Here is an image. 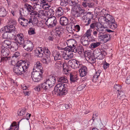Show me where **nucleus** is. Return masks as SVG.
I'll list each match as a JSON object with an SVG mask.
<instances>
[{
  "instance_id": "42",
  "label": "nucleus",
  "mask_w": 130,
  "mask_h": 130,
  "mask_svg": "<svg viewBox=\"0 0 130 130\" xmlns=\"http://www.w3.org/2000/svg\"><path fill=\"white\" fill-rule=\"evenodd\" d=\"M86 15L87 18H88V19H90V20L92 19L93 17V14L91 12H88L86 14Z\"/></svg>"
},
{
  "instance_id": "8",
  "label": "nucleus",
  "mask_w": 130,
  "mask_h": 130,
  "mask_svg": "<svg viewBox=\"0 0 130 130\" xmlns=\"http://www.w3.org/2000/svg\"><path fill=\"white\" fill-rule=\"evenodd\" d=\"M20 44L22 45L23 48L25 50L28 51H31L33 48L34 46L32 43L29 41H24L23 43Z\"/></svg>"
},
{
  "instance_id": "50",
  "label": "nucleus",
  "mask_w": 130,
  "mask_h": 130,
  "mask_svg": "<svg viewBox=\"0 0 130 130\" xmlns=\"http://www.w3.org/2000/svg\"><path fill=\"white\" fill-rule=\"evenodd\" d=\"M6 31L3 34V38L5 39L9 38L8 32L7 31Z\"/></svg>"
},
{
  "instance_id": "48",
  "label": "nucleus",
  "mask_w": 130,
  "mask_h": 130,
  "mask_svg": "<svg viewBox=\"0 0 130 130\" xmlns=\"http://www.w3.org/2000/svg\"><path fill=\"white\" fill-rule=\"evenodd\" d=\"M64 64V62L61 61L57 62L56 63V64L58 66V67L59 66V65H60V67H62L63 68H64V67L65 66Z\"/></svg>"
},
{
  "instance_id": "7",
  "label": "nucleus",
  "mask_w": 130,
  "mask_h": 130,
  "mask_svg": "<svg viewBox=\"0 0 130 130\" xmlns=\"http://www.w3.org/2000/svg\"><path fill=\"white\" fill-rule=\"evenodd\" d=\"M57 20L55 17L49 18L46 21L45 24L48 27L52 28L56 25Z\"/></svg>"
},
{
  "instance_id": "32",
  "label": "nucleus",
  "mask_w": 130,
  "mask_h": 130,
  "mask_svg": "<svg viewBox=\"0 0 130 130\" xmlns=\"http://www.w3.org/2000/svg\"><path fill=\"white\" fill-rule=\"evenodd\" d=\"M18 46L17 43L13 42L11 44V46L10 49L13 51H16L18 49Z\"/></svg>"
},
{
  "instance_id": "53",
  "label": "nucleus",
  "mask_w": 130,
  "mask_h": 130,
  "mask_svg": "<svg viewBox=\"0 0 130 130\" xmlns=\"http://www.w3.org/2000/svg\"><path fill=\"white\" fill-rule=\"evenodd\" d=\"M20 55V53L18 52H17L15 53L12 56L13 59H14V58H17Z\"/></svg>"
},
{
  "instance_id": "40",
  "label": "nucleus",
  "mask_w": 130,
  "mask_h": 130,
  "mask_svg": "<svg viewBox=\"0 0 130 130\" xmlns=\"http://www.w3.org/2000/svg\"><path fill=\"white\" fill-rule=\"evenodd\" d=\"M60 5L62 6H66L67 4H68V2L67 0H60Z\"/></svg>"
},
{
  "instance_id": "18",
  "label": "nucleus",
  "mask_w": 130,
  "mask_h": 130,
  "mask_svg": "<svg viewBox=\"0 0 130 130\" xmlns=\"http://www.w3.org/2000/svg\"><path fill=\"white\" fill-rule=\"evenodd\" d=\"M79 71L81 77H83L85 76L87 73V68L84 66L80 68L79 70Z\"/></svg>"
},
{
  "instance_id": "2",
  "label": "nucleus",
  "mask_w": 130,
  "mask_h": 130,
  "mask_svg": "<svg viewBox=\"0 0 130 130\" xmlns=\"http://www.w3.org/2000/svg\"><path fill=\"white\" fill-rule=\"evenodd\" d=\"M29 63L22 60L18 61L13 68V71L18 75H21L27 70L29 67Z\"/></svg>"
},
{
  "instance_id": "43",
  "label": "nucleus",
  "mask_w": 130,
  "mask_h": 130,
  "mask_svg": "<svg viewBox=\"0 0 130 130\" xmlns=\"http://www.w3.org/2000/svg\"><path fill=\"white\" fill-rule=\"evenodd\" d=\"M68 4L70 6H75L76 4V3L73 0H69Z\"/></svg>"
},
{
  "instance_id": "62",
  "label": "nucleus",
  "mask_w": 130,
  "mask_h": 130,
  "mask_svg": "<svg viewBox=\"0 0 130 130\" xmlns=\"http://www.w3.org/2000/svg\"><path fill=\"white\" fill-rule=\"evenodd\" d=\"M76 30L77 31H79L80 29V27L78 25H76L74 26Z\"/></svg>"
},
{
  "instance_id": "57",
  "label": "nucleus",
  "mask_w": 130,
  "mask_h": 130,
  "mask_svg": "<svg viewBox=\"0 0 130 130\" xmlns=\"http://www.w3.org/2000/svg\"><path fill=\"white\" fill-rule=\"evenodd\" d=\"M41 89V84L37 86L35 88V90L38 91H39Z\"/></svg>"
},
{
  "instance_id": "1",
  "label": "nucleus",
  "mask_w": 130,
  "mask_h": 130,
  "mask_svg": "<svg viewBox=\"0 0 130 130\" xmlns=\"http://www.w3.org/2000/svg\"><path fill=\"white\" fill-rule=\"evenodd\" d=\"M16 25L15 20H10L8 22V25L5 27V31H7L8 32L9 39L17 40L18 43L21 44L24 42L23 35L22 34H18L16 36L17 31L15 27Z\"/></svg>"
},
{
  "instance_id": "29",
  "label": "nucleus",
  "mask_w": 130,
  "mask_h": 130,
  "mask_svg": "<svg viewBox=\"0 0 130 130\" xmlns=\"http://www.w3.org/2000/svg\"><path fill=\"white\" fill-rule=\"evenodd\" d=\"M24 7L26 9L27 11L28 12V13L29 12H32L33 11V7L32 6L28 4L27 3H25L24 4Z\"/></svg>"
},
{
  "instance_id": "38",
  "label": "nucleus",
  "mask_w": 130,
  "mask_h": 130,
  "mask_svg": "<svg viewBox=\"0 0 130 130\" xmlns=\"http://www.w3.org/2000/svg\"><path fill=\"white\" fill-rule=\"evenodd\" d=\"M100 45V43L99 42L93 43L90 45L91 47L93 48H95Z\"/></svg>"
},
{
  "instance_id": "19",
  "label": "nucleus",
  "mask_w": 130,
  "mask_h": 130,
  "mask_svg": "<svg viewBox=\"0 0 130 130\" xmlns=\"http://www.w3.org/2000/svg\"><path fill=\"white\" fill-rule=\"evenodd\" d=\"M60 23L61 25L66 26L68 24V20L66 17H61L60 19Z\"/></svg>"
},
{
  "instance_id": "55",
  "label": "nucleus",
  "mask_w": 130,
  "mask_h": 130,
  "mask_svg": "<svg viewBox=\"0 0 130 130\" xmlns=\"http://www.w3.org/2000/svg\"><path fill=\"white\" fill-rule=\"evenodd\" d=\"M44 53L45 54L46 56H50V52L48 49L47 50L45 49L44 50Z\"/></svg>"
},
{
  "instance_id": "12",
  "label": "nucleus",
  "mask_w": 130,
  "mask_h": 130,
  "mask_svg": "<svg viewBox=\"0 0 130 130\" xmlns=\"http://www.w3.org/2000/svg\"><path fill=\"white\" fill-rule=\"evenodd\" d=\"M96 30L99 32L98 35L101 34H103L105 32V28L103 27V25L100 23L96 22Z\"/></svg>"
},
{
  "instance_id": "61",
  "label": "nucleus",
  "mask_w": 130,
  "mask_h": 130,
  "mask_svg": "<svg viewBox=\"0 0 130 130\" xmlns=\"http://www.w3.org/2000/svg\"><path fill=\"white\" fill-rule=\"evenodd\" d=\"M26 121V119H25L21 120L18 123V125L19 126V123L20 122L21 123L22 125H23V124H25V123Z\"/></svg>"
},
{
  "instance_id": "6",
  "label": "nucleus",
  "mask_w": 130,
  "mask_h": 130,
  "mask_svg": "<svg viewBox=\"0 0 130 130\" xmlns=\"http://www.w3.org/2000/svg\"><path fill=\"white\" fill-rule=\"evenodd\" d=\"M66 85L63 83H60L58 84L55 87L54 90L55 92L58 93L59 94H61V95H65L64 93H63L62 91L63 89L66 88Z\"/></svg>"
},
{
  "instance_id": "56",
  "label": "nucleus",
  "mask_w": 130,
  "mask_h": 130,
  "mask_svg": "<svg viewBox=\"0 0 130 130\" xmlns=\"http://www.w3.org/2000/svg\"><path fill=\"white\" fill-rule=\"evenodd\" d=\"M38 21L37 19L36 18H33V20H32V22L30 23L32 24H37L38 23Z\"/></svg>"
},
{
  "instance_id": "16",
  "label": "nucleus",
  "mask_w": 130,
  "mask_h": 130,
  "mask_svg": "<svg viewBox=\"0 0 130 130\" xmlns=\"http://www.w3.org/2000/svg\"><path fill=\"white\" fill-rule=\"evenodd\" d=\"M44 50L42 47H39L36 50H35V55L38 57H42L43 55L44 52Z\"/></svg>"
},
{
  "instance_id": "9",
  "label": "nucleus",
  "mask_w": 130,
  "mask_h": 130,
  "mask_svg": "<svg viewBox=\"0 0 130 130\" xmlns=\"http://www.w3.org/2000/svg\"><path fill=\"white\" fill-rule=\"evenodd\" d=\"M18 21L21 25L23 26H27L28 23H30L32 22L31 18L26 19L23 17L20 16L18 19Z\"/></svg>"
},
{
  "instance_id": "10",
  "label": "nucleus",
  "mask_w": 130,
  "mask_h": 130,
  "mask_svg": "<svg viewBox=\"0 0 130 130\" xmlns=\"http://www.w3.org/2000/svg\"><path fill=\"white\" fill-rule=\"evenodd\" d=\"M64 48V49L65 51H64L62 54V57L64 59L66 60L72 58L73 56L72 52H70L69 50H67V47Z\"/></svg>"
},
{
  "instance_id": "25",
  "label": "nucleus",
  "mask_w": 130,
  "mask_h": 130,
  "mask_svg": "<svg viewBox=\"0 0 130 130\" xmlns=\"http://www.w3.org/2000/svg\"><path fill=\"white\" fill-rule=\"evenodd\" d=\"M63 9L61 7H59L57 8L56 13L59 17L62 15L63 14Z\"/></svg>"
},
{
  "instance_id": "22",
  "label": "nucleus",
  "mask_w": 130,
  "mask_h": 130,
  "mask_svg": "<svg viewBox=\"0 0 130 130\" xmlns=\"http://www.w3.org/2000/svg\"><path fill=\"white\" fill-rule=\"evenodd\" d=\"M1 56H3L7 57L9 53V50L7 48H3L2 47Z\"/></svg>"
},
{
  "instance_id": "44",
  "label": "nucleus",
  "mask_w": 130,
  "mask_h": 130,
  "mask_svg": "<svg viewBox=\"0 0 130 130\" xmlns=\"http://www.w3.org/2000/svg\"><path fill=\"white\" fill-rule=\"evenodd\" d=\"M31 15H32L34 18H36L37 17H40L39 14H38L37 12L36 11H33L32 12H31Z\"/></svg>"
},
{
  "instance_id": "4",
  "label": "nucleus",
  "mask_w": 130,
  "mask_h": 130,
  "mask_svg": "<svg viewBox=\"0 0 130 130\" xmlns=\"http://www.w3.org/2000/svg\"><path fill=\"white\" fill-rule=\"evenodd\" d=\"M84 11V10L82 9L80 7L75 6L72 10L71 13L75 18L81 17Z\"/></svg>"
},
{
  "instance_id": "11",
  "label": "nucleus",
  "mask_w": 130,
  "mask_h": 130,
  "mask_svg": "<svg viewBox=\"0 0 130 130\" xmlns=\"http://www.w3.org/2000/svg\"><path fill=\"white\" fill-rule=\"evenodd\" d=\"M55 77L53 76H50L47 77L45 80L46 83L48 84L51 88L55 84L56 82Z\"/></svg>"
},
{
  "instance_id": "5",
  "label": "nucleus",
  "mask_w": 130,
  "mask_h": 130,
  "mask_svg": "<svg viewBox=\"0 0 130 130\" xmlns=\"http://www.w3.org/2000/svg\"><path fill=\"white\" fill-rule=\"evenodd\" d=\"M43 72L33 71L31 73V77L33 81L38 82L41 79Z\"/></svg>"
},
{
  "instance_id": "21",
  "label": "nucleus",
  "mask_w": 130,
  "mask_h": 130,
  "mask_svg": "<svg viewBox=\"0 0 130 130\" xmlns=\"http://www.w3.org/2000/svg\"><path fill=\"white\" fill-rule=\"evenodd\" d=\"M41 89L46 91H48L51 88L47 82L46 83L45 80L44 83H41Z\"/></svg>"
},
{
  "instance_id": "58",
  "label": "nucleus",
  "mask_w": 130,
  "mask_h": 130,
  "mask_svg": "<svg viewBox=\"0 0 130 130\" xmlns=\"http://www.w3.org/2000/svg\"><path fill=\"white\" fill-rule=\"evenodd\" d=\"M83 20H86V19H87L88 18H87V17L86 16V15L85 12L84 11L83 13V15L82 16H81V17Z\"/></svg>"
},
{
  "instance_id": "27",
  "label": "nucleus",
  "mask_w": 130,
  "mask_h": 130,
  "mask_svg": "<svg viewBox=\"0 0 130 130\" xmlns=\"http://www.w3.org/2000/svg\"><path fill=\"white\" fill-rule=\"evenodd\" d=\"M7 14V12L5 8L3 7H0V17H4Z\"/></svg>"
},
{
  "instance_id": "35",
  "label": "nucleus",
  "mask_w": 130,
  "mask_h": 130,
  "mask_svg": "<svg viewBox=\"0 0 130 130\" xmlns=\"http://www.w3.org/2000/svg\"><path fill=\"white\" fill-rule=\"evenodd\" d=\"M101 71L100 70L98 71L95 73L93 77V80H97L99 76Z\"/></svg>"
},
{
  "instance_id": "45",
  "label": "nucleus",
  "mask_w": 130,
  "mask_h": 130,
  "mask_svg": "<svg viewBox=\"0 0 130 130\" xmlns=\"http://www.w3.org/2000/svg\"><path fill=\"white\" fill-rule=\"evenodd\" d=\"M114 88L115 90L119 92L120 91V90L121 89V87L119 85L116 84L114 85Z\"/></svg>"
},
{
  "instance_id": "33",
  "label": "nucleus",
  "mask_w": 130,
  "mask_h": 130,
  "mask_svg": "<svg viewBox=\"0 0 130 130\" xmlns=\"http://www.w3.org/2000/svg\"><path fill=\"white\" fill-rule=\"evenodd\" d=\"M10 57L4 56L2 57L0 62L1 63H4L7 62V61L10 59Z\"/></svg>"
},
{
  "instance_id": "54",
  "label": "nucleus",
  "mask_w": 130,
  "mask_h": 130,
  "mask_svg": "<svg viewBox=\"0 0 130 130\" xmlns=\"http://www.w3.org/2000/svg\"><path fill=\"white\" fill-rule=\"evenodd\" d=\"M109 66V64L107 63L106 61L104 63L103 67L104 69H106Z\"/></svg>"
},
{
  "instance_id": "26",
  "label": "nucleus",
  "mask_w": 130,
  "mask_h": 130,
  "mask_svg": "<svg viewBox=\"0 0 130 130\" xmlns=\"http://www.w3.org/2000/svg\"><path fill=\"white\" fill-rule=\"evenodd\" d=\"M19 13L20 16H26L28 14V12L26 10H24L23 8H21L19 10Z\"/></svg>"
},
{
  "instance_id": "46",
  "label": "nucleus",
  "mask_w": 130,
  "mask_h": 130,
  "mask_svg": "<svg viewBox=\"0 0 130 130\" xmlns=\"http://www.w3.org/2000/svg\"><path fill=\"white\" fill-rule=\"evenodd\" d=\"M35 29L32 28H30L28 31V33L30 35H32L35 34L36 33L35 31Z\"/></svg>"
},
{
  "instance_id": "36",
  "label": "nucleus",
  "mask_w": 130,
  "mask_h": 130,
  "mask_svg": "<svg viewBox=\"0 0 130 130\" xmlns=\"http://www.w3.org/2000/svg\"><path fill=\"white\" fill-rule=\"evenodd\" d=\"M67 50H69L70 52L74 53L78 52V48L75 47V46L71 47V48L67 47Z\"/></svg>"
},
{
  "instance_id": "39",
  "label": "nucleus",
  "mask_w": 130,
  "mask_h": 130,
  "mask_svg": "<svg viewBox=\"0 0 130 130\" xmlns=\"http://www.w3.org/2000/svg\"><path fill=\"white\" fill-rule=\"evenodd\" d=\"M85 52L84 51V49L82 46H79L78 47V52L79 54L84 53Z\"/></svg>"
},
{
  "instance_id": "13",
  "label": "nucleus",
  "mask_w": 130,
  "mask_h": 130,
  "mask_svg": "<svg viewBox=\"0 0 130 130\" xmlns=\"http://www.w3.org/2000/svg\"><path fill=\"white\" fill-rule=\"evenodd\" d=\"M42 70L41 64L39 61L36 62L34 67L33 71L43 72Z\"/></svg>"
},
{
  "instance_id": "34",
  "label": "nucleus",
  "mask_w": 130,
  "mask_h": 130,
  "mask_svg": "<svg viewBox=\"0 0 130 130\" xmlns=\"http://www.w3.org/2000/svg\"><path fill=\"white\" fill-rule=\"evenodd\" d=\"M70 81L73 82H76L78 80L77 76L70 74Z\"/></svg>"
},
{
  "instance_id": "47",
  "label": "nucleus",
  "mask_w": 130,
  "mask_h": 130,
  "mask_svg": "<svg viewBox=\"0 0 130 130\" xmlns=\"http://www.w3.org/2000/svg\"><path fill=\"white\" fill-rule=\"evenodd\" d=\"M87 84H82L79 86L77 88V90L78 91H80L84 88L86 86Z\"/></svg>"
},
{
  "instance_id": "41",
  "label": "nucleus",
  "mask_w": 130,
  "mask_h": 130,
  "mask_svg": "<svg viewBox=\"0 0 130 130\" xmlns=\"http://www.w3.org/2000/svg\"><path fill=\"white\" fill-rule=\"evenodd\" d=\"M73 63H74V68H77L79 67L80 64L79 62L78 61L75 59L74 62H73Z\"/></svg>"
},
{
  "instance_id": "59",
  "label": "nucleus",
  "mask_w": 130,
  "mask_h": 130,
  "mask_svg": "<svg viewBox=\"0 0 130 130\" xmlns=\"http://www.w3.org/2000/svg\"><path fill=\"white\" fill-rule=\"evenodd\" d=\"M75 59H71L68 62L69 63L71 67H74V63H73V62H74Z\"/></svg>"
},
{
  "instance_id": "28",
  "label": "nucleus",
  "mask_w": 130,
  "mask_h": 130,
  "mask_svg": "<svg viewBox=\"0 0 130 130\" xmlns=\"http://www.w3.org/2000/svg\"><path fill=\"white\" fill-rule=\"evenodd\" d=\"M86 60L91 63H94L96 61V59L93 56H91V54L89 55L88 57H86Z\"/></svg>"
},
{
  "instance_id": "31",
  "label": "nucleus",
  "mask_w": 130,
  "mask_h": 130,
  "mask_svg": "<svg viewBox=\"0 0 130 130\" xmlns=\"http://www.w3.org/2000/svg\"><path fill=\"white\" fill-rule=\"evenodd\" d=\"M53 56L54 57V59L55 60L60 59L61 57L59 53L56 51L53 53Z\"/></svg>"
},
{
  "instance_id": "63",
  "label": "nucleus",
  "mask_w": 130,
  "mask_h": 130,
  "mask_svg": "<svg viewBox=\"0 0 130 130\" xmlns=\"http://www.w3.org/2000/svg\"><path fill=\"white\" fill-rule=\"evenodd\" d=\"M126 82L127 84H130V75L127 77Z\"/></svg>"
},
{
  "instance_id": "30",
  "label": "nucleus",
  "mask_w": 130,
  "mask_h": 130,
  "mask_svg": "<svg viewBox=\"0 0 130 130\" xmlns=\"http://www.w3.org/2000/svg\"><path fill=\"white\" fill-rule=\"evenodd\" d=\"M57 81L59 82H60L63 83H67L68 81L67 77L65 76H62L58 77L57 78Z\"/></svg>"
},
{
  "instance_id": "14",
  "label": "nucleus",
  "mask_w": 130,
  "mask_h": 130,
  "mask_svg": "<svg viewBox=\"0 0 130 130\" xmlns=\"http://www.w3.org/2000/svg\"><path fill=\"white\" fill-rule=\"evenodd\" d=\"M99 37L102 40H103L105 42H107L110 40L111 36L109 34L106 35L99 34Z\"/></svg>"
},
{
  "instance_id": "24",
  "label": "nucleus",
  "mask_w": 130,
  "mask_h": 130,
  "mask_svg": "<svg viewBox=\"0 0 130 130\" xmlns=\"http://www.w3.org/2000/svg\"><path fill=\"white\" fill-rule=\"evenodd\" d=\"M125 96L124 94V93L122 91H120L118 92L117 96V99L122 100L125 98Z\"/></svg>"
},
{
  "instance_id": "64",
  "label": "nucleus",
  "mask_w": 130,
  "mask_h": 130,
  "mask_svg": "<svg viewBox=\"0 0 130 130\" xmlns=\"http://www.w3.org/2000/svg\"><path fill=\"white\" fill-rule=\"evenodd\" d=\"M84 57L86 58V57H88L89 55L91 54V53L89 52H87L85 51L84 53Z\"/></svg>"
},
{
  "instance_id": "3",
  "label": "nucleus",
  "mask_w": 130,
  "mask_h": 130,
  "mask_svg": "<svg viewBox=\"0 0 130 130\" xmlns=\"http://www.w3.org/2000/svg\"><path fill=\"white\" fill-rule=\"evenodd\" d=\"M106 10L103 9L101 12V15H104V16H101L99 18V19L101 20V22L105 21L107 25L112 22L113 20H115L114 18L108 14L104 13Z\"/></svg>"
},
{
  "instance_id": "60",
  "label": "nucleus",
  "mask_w": 130,
  "mask_h": 130,
  "mask_svg": "<svg viewBox=\"0 0 130 130\" xmlns=\"http://www.w3.org/2000/svg\"><path fill=\"white\" fill-rule=\"evenodd\" d=\"M60 28L58 26H57L55 28V30L56 31L55 32L57 34H59L60 32L59 31L60 30Z\"/></svg>"
},
{
  "instance_id": "49",
  "label": "nucleus",
  "mask_w": 130,
  "mask_h": 130,
  "mask_svg": "<svg viewBox=\"0 0 130 130\" xmlns=\"http://www.w3.org/2000/svg\"><path fill=\"white\" fill-rule=\"evenodd\" d=\"M26 112V110L24 109H22L21 111H20L19 112H18V116H21L23 115H24Z\"/></svg>"
},
{
  "instance_id": "37",
  "label": "nucleus",
  "mask_w": 130,
  "mask_h": 130,
  "mask_svg": "<svg viewBox=\"0 0 130 130\" xmlns=\"http://www.w3.org/2000/svg\"><path fill=\"white\" fill-rule=\"evenodd\" d=\"M92 30L90 29H89L87 30L86 33L84 34V36L83 37H86L90 38V37L91 35V32Z\"/></svg>"
},
{
  "instance_id": "52",
  "label": "nucleus",
  "mask_w": 130,
  "mask_h": 130,
  "mask_svg": "<svg viewBox=\"0 0 130 130\" xmlns=\"http://www.w3.org/2000/svg\"><path fill=\"white\" fill-rule=\"evenodd\" d=\"M54 12L53 10L51 9H50L47 12L48 15L50 16H53L54 14Z\"/></svg>"
},
{
  "instance_id": "15",
  "label": "nucleus",
  "mask_w": 130,
  "mask_h": 130,
  "mask_svg": "<svg viewBox=\"0 0 130 130\" xmlns=\"http://www.w3.org/2000/svg\"><path fill=\"white\" fill-rule=\"evenodd\" d=\"M64 44H66L67 45L66 47L71 48V47L75 46L76 45V40L74 39H70L68 40L67 42H65Z\"/></svg>"
},
{
  "instance_id": "23",
  "label": "nucleus",
  "mask_w": 130,
  "mask_h": 130,
  "mask_svg": "<svg viewBox=\"0 0 130 130\" xmlns=\"http://www.w3.org/2000/svg\"><path fill=\"white\" fill-rule=\"evenodd\" d=\"M108 27L112 29H115L117 27V25L115 22V20H113L112 22L107 25Z\"/></svg>"
},
{
  "instance_id": "51",
  "label": "nucleus",
  "mask_w": 130,
  "mask_h": 130,
  "mask_svg": "<svg viewBox=\"0 0 130 130\" xmlns=\"http://www.w3.org/2000/svg\"><path fill=\"white\" fill-rule=\"evenodd\" d=\"M86 20H84L83 21L85 22V25L86 26L88 25L91 23V20L89 19H87Z\"/></svg>"
},
{
  "instance_id": "17",
  "label": "nucleus",
  "mask_w": 130,
  "mask_h": 130,
  "mask_svg": "<svg viewBox=\"0 0 130 130\" xmlns=\"http://www.w3.org/2000/svg\"><path fill=\"white\" fill-rule=\"evenodd\" d=\"M11 42L10 41L8 40H5L2 43V47L3 48H10L11 46Z\"/></svg>"
},
{
  "instance_id": "20",
  "label": "nucleus",
  "mask_w": 130,
  "mask_h": 130,
  "mask_svg": "<svg viewBox=\"0 0 130 130\" xmlns=\"http://www.w3.org/2000/svg\"><path fill=\"white\" fill-rule=\"evenodd\" d=\"M89 39H90L86 37H83L81 39L82 44L84 46H88L89 44Z\"/></svg>"
}]
</instances>
